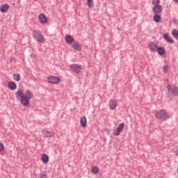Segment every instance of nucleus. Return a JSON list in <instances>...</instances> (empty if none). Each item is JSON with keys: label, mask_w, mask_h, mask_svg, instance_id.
I'll use <instances>...</instances> for the list:
<instances>
[{"label": "nucleus", "mask_w": 178, "mask_h": 178, "mask_svg": "<svg viewBox=\"0 0 178 178\" xmlns=\"http://www.w3.org/2000/svg\"><path fill=\"white\" fill-rule=\"evenodd\" d=\"M15 96L17 99L20 98V102L24 106L30 105V99H31V98L33 97L31 91L26 90L24 94V92L22 89L17 91Z\"/></svg>", "instance_id": "f257e3e1"}, {"label": "nucleus", "mask_w": 178, "mask_h": 178, "mask_svg": "<svg viewBox=\"0 0 178 178\" xmlns=\"http://www.w3.org/2000/svg\"><path fill=\"white\" fill-rule=\"evenodd\" d=\"M166 97L169 99H173V97H177L178 95V88L176 86H172L170 83L167 86Z\"/></svg>", "instance_id": "f03ea898"}, {"label": "nucleus", "mask_w": 178, "mask_h": 178, "mask_svg": "<svg viewBox=\"0 0 178 178\" xmlns=\"http://www.w3.org/2000/svg\"><path fill=\"white\" fill-rule=\"evenodd\" d=\"M155 116L156 119H159V120H161V122H165L167 119H169V117L168 116V112L165 110H159L156 114Z\"/></svg>", "instance_id": "7ed1b4c3"}, {"label": "nucleus", "mask_w": 178, "mask_h": 178, "mask_svg": "<svg viewBox=\"0 0 178 178\" xmlns=\"http://www.w3.org/2000/svg\"><path fill=\"white\" fill-rule=\"evenodd\" d=\"M33 37L38 42H42V41H44V36L38 31H33Z\"/></svg>", "instance_id": "20e7f679"}, {"label": "nucleus", "mask_w": 178, "mask_h": 178, "mask_svg": "<svg viewBox=\"0 0 178 178\" xmlns=\"http://www.w3.org/2000/svg\"><path fill=\"white\" fill-rule=\"evenodd\" d=\"M47 81L50 84H58L60 81V79L58 76H51L47 78Z\"/></svg>", "instance_id": "39448f33"}, {"label": "nucleus", "mask_w": 178, "mask_h": 178, "mask_svg": "<svg viewBox=\"0 0 178 178\" xmlns=\"http://www.w3.org/2000/svg\"><path fill=\"white\" fill-rule=\"evenodd\" d=\"M108 106L111 111L116 109V107L118 106V100L115 99H110L108 102Z\"/></svg>", "instance_id": "423d86ee"}, {"label": "nucleus", "mask_w": 178, "mask_h": 178, "mask_svg": "<svg viewBox=\"0 0 178 178\" xmlns=\"http://www.w3.org/2000/svg\"><path fill=\"white\" fill-rule=\"evenodd\" d=\"M70 68L74 73H80L81 72L82 67L79 64H72L70 65Z\"/></svg>", "instance_id": "0eeeda50"}, {"label": "nucleus", "mask_w": 178, "mask_h": 178, "mask_svg": "<svg viewBox=\"0 0 178 178\" xmlns=\"http://www.w3.org/2000/svg\"><path fill=\"white\" fill-rule=\"evenodd\" d=\"M152 12L154 15H161L162 13V6L156 5L152 8Z\"/></svg>", "instance_id": "6e6552de"}, {"label": "nucleus", "mask_w": 178, "mask_h": 178, "mask_svg": "<svg viewBox=\"0 0 178 178\" xmlns=\"http://www.w3.org/2000/svg\"><path fill=\"white\" fill-rule=\"evenodd\" d=\"M124 129V123H121L115 129V132L113 133L114 136H120V133H122V130Z\"/></svg>", "instance_id": "1a4fd4ad"}, {"label": "nucleus", "mask_w": 178, "mask_h": 178, "mask_svg": "<svg viewBox=\"0 0 178 178\" xmlns=\"http://www.w3.org/2000/svg\"><path fill=\"white\" fill-rule=\"evenodd\" d=\"M149 49L152 52H156V50L158 49V44L154 42H151L149 44Z\"/></svg>", "instance_id": "9d476101"}, {"label": "nucleus", "mask_w": 178, "mask_h": 178, "mask_svg": "<svg viewBox=\"0 0 178 178\" xmlns=\"http://www.w3.org/2000/svg\"><path fill=\"white\" fill-rule=\"evenodd\" d=\"M39 20L42 24H45V23H47L48 22V18L45 14H40L39 15Z\"/></svg>", "instance_id": "9b49d317"}, {"label": "nucleus", "mask_w": 178, "mask_h": 178, "mask_svg": "<svg viewBox=\"0 0 178 178\" xmlns=\"http://www.w3.org/2000/svg\"><path fill=\"white\" fill-rule=\"evenodd\" d=\"M43 137L47 138H51L54 137V133L45 129L42 132Z\"/></svg>", "instance_id": "f8f14e48"}, {"label": "nucleus", "mask_w": 178, "mask_h": 178, "mask_svg": "<svg viewBox=\"0 0 178 178\" xmlns=\"http://www.w3.org/2000/svg\"><path fill=\"white\" fill-rule=\"evenodd\" d=\"M8 87L12 91H15V90H16V88H17V85L14 81H10L8 83Z\"/></svg>", "instance_id": "ddd939ff"}, {"label": "nucleus", "mask_w": 178, "mask_h": 178, "mask_svg": "<svg viewBox=\"0 0 178 178\" xmlns=\"http://www.w3.org/2000/svg\"><path fill=\"white\" fill-rule=\"evenodd\" d=\"M9 8H10L9 5L5 3L1 6L0 10L1 13H6V12L9 10Z\"/></svg>", "instance_id": "4468645a"}, {"label": "nucleus", "mask_w": 178, "mask_h": 178, "mask_svg": "<svg viewBox=\"0 0 178 178\" xmlns=\"http://www.w3.org/2000/svg\"><path fill=\"white\" fill-rule=\"evenodd\" d=\"M163 38H164L165 40L167 42H169L170 44H173V42H175V41L172 39L170 38L168 33H164L163 35Z\"/></svg>", "instance_id": "2eb2a0df"}, {"label": "nucleus", "mask_w": 178, "mask_h": 178, "mask_svg": "<svg viewBox=\"0 0 178 178\" xmlns=\"http://www.w3.org/2000/svg\"><path fill=\"white\" fill-rule=\"evenodd\" d=\"M156 51L159 54V55H160V56H162L165 55V54H166V51L165 50V48H163V47H158Z\"/></svg>", "instance_id": "dca6fc26"}, {"label": "nucleus", "mask_w": 178, "mask_h": 178, "mask_svg": "<svg viewBox=\"0 0 178 178\" xmlns=\"http://www.w3.org/2000/svg\"><path fill=\"white\" fill-rule=\"evenodd\" d=\"M65 41L67 44H72L74 42V38L70 35H67L65 38Z\"/></svg>", "instance_id": "f3484780"}, {"label": "nucleus", "mask_w": 178, "mask_h": 178, "mask_svg": "<svg viewBox=\"0 0 178 178\" xmlns=\"http://www.w3.org/2000/svg\"><path fill=\"white\" fill-rule=\"evenodd\" d=\"M72 48L75 49V51H81V44L79 42H75L72 46Z\"/></svg>", "instance_id": "a211bd4d"}, {"label": "nucleus", "mask_w": 178, "mask_h": 178, "mask_svg": "<svg viewBox=\"0 0 178 178\" xmlns=\"http://www.w3.org/2000/svg\"><path fill=\"white\" fill-rule=\"evenodd\" d=\"M80 123L82 127H87V118L82 117L80 119Z\"/></svg>", "instance_id": "6ab92c4d"}, {"label": "nucleus", "mask_w": 178, "mask_h": 178, "mask_svg": "<svg viewBox=\"0 0 178 178\" xmlns=\"http://www.w3.org/2000/svg\"><path fill=\"white\" fill-rule=\"evenodd\" d=\"M42 161L43 163H48V162L49 161V157L48 156L47 154H44L42 156Z\"/></svg>", "instance_id": "aec40b11"}, {"label": "nucleus", "mask_w": 178, "mask_h": 178, "mask_svg": "<svg viewBox=\"0 0 178 178\" xmlns=\"http://www.w3.org/2000/svg\"><path fill=\"white\" fill-rule=\"evenodd\" d=\"M153 19L156 23H159L161 22V15L159 14H155L153 17Z\"/></svg>", "instance_id": "412c9836"}, {"label": "nucleus", "mask_w": 178, "mask_h": 178, "mask_svg": "<svg viewBox=\"0 0 178 178\" xmlns=\"http://www.w3.org/2000/svg\"><path fill=\"white\" fill-rule=\"evenodd\" d=\"M172 34L174 38L178 40V31L177 29H173L172 31Z\"/></svg>", "instance_id": "4be33fe9"}, {"label": "nucleus", "mask_w": 178, "mask_h": 178, "mask_svg": "<svg viewBox=\"0 0 178 178\" xmlns=\"http://www.w3.org/2000/svg\"><path fill=\"white\" fill-rule=\"evenodd\" d=\"M13 79H15L16 81H20L22 76L19 74H13Z\"/></svg>", "instance_id": "5701e85b"}, {"label": "nucleus", "mask_w": 178, "mask_h": 178, "mask_svg": "<svg viewBox=\"0 0 178 178\" xmlns=\"http://www.w3.org/2000/svg\"><path fill=\"white\" fill-rule=\"evenodd\" d=\"M99 172V168L98 167L95 166L92 168V173H94V175H97Z\"/></svg>", "instance_id": "b1692460"}, {"label": "nucleus", "mask_w": 178, "mask_h": 178, "mask_svg": "<svg viewBox=\"0 0 178 178\" xmlns=\"http://www.w3.org/2000/svg\"><path fill=\"white\" fill-rule=\"evenodd\" d=\"M87 3H88V8L94 7V3L92 2V0H87Z\"/></svg>", "instance_id": "393cba45"}, {"label": "nucleus", "mask_w": 178, "mask_h": 178, "mask_svg": "<svg viewBox=\"0 0 178 178\" xmlns=\"http://www.w3.org/2000/svg\"><path fill=\"white\" fill-rule=\"evenodd\" d=\"M168 70H169V66L168 65H163V73H168Z\"/></svg>", "instance_id": "a878e982"}, {"label": "nucleus", "mask_w": 178, "mask_h": 178, "mask_svg": "<svg viewBox=\"0 0 178 178\" xmlns=\"http://www.w3.org/2000/svg\"><path fill=\"white\" fill-rule=\"evenodd\" d=\"M161 3V0H152V5L156 6V5H159Z\"/></svg>", "instance_id": "bb28decb"}, {"label": "nucleus", "mask_w": 178, "mask_h": 178, "mask_svg": "<svg viewBox=\"0 0 178 178\" xmlns=\"http://www.w3.org/2000/svg\"><path fill=\"white\" fill-rule=\"evenodd\" d=\"M40 178H47V173L45 172H42L40 173Z\"/></svg>", "instance_id": "cd10ccee"}, {"label": "nucleus", "mask_w": 178, "mask_h": 178, "mask_svg": "<svg viewBox=\"0 0 178 178\" xmlns=\"http://www.w3.org/2000/svg\"><path fill=\"white\" fill-rule=\"evenodd\" d=\"M5 149V146H3V144L2 143H0V152H2Z\"/></svg>", "instance_id": "c85d7f7f"}, {"label": "nucleus", "mask_w": 178, "mask_h": 178, "mask_svg": "<svg viewBox=\"0 0 178 178\" xmlns=\"http://www.w3.org/2000/svg\"><path fill=\"white\" fill-rule=\"evenodd\" d=\"M174 24H177V19H176V18H174L172 20Z\"/></svg>", "instance_id": "c756f323"}, {"label": "nucleus", "mask_w": 178, "mask_h": 178, "mask_svg": "<svg viewBox=\"0 0 178 178\" xmlns=\"http://www.w3.org/2000/svg\"><path fill=\"white\" fill-rule=\"evenodd\" d=\"M175 155H176V156H178V151L177 150L175 151Z\"/></svg>", "instance_id": "7c9ffc66"}, {"label": "nucleus", "mask_w": 178, "mask_h": 178, "mask_svg": "<svg viewBox=\"0 0 178 178\" xmlns=\"http://www.w3.org/2000/svg\"><path fill=\"white\" fill-rule=\"evenodd\" d=\"M175 3H178V0H173Z\"/></svg>", "instance_id": "2f4dec72"}]
</instances>
